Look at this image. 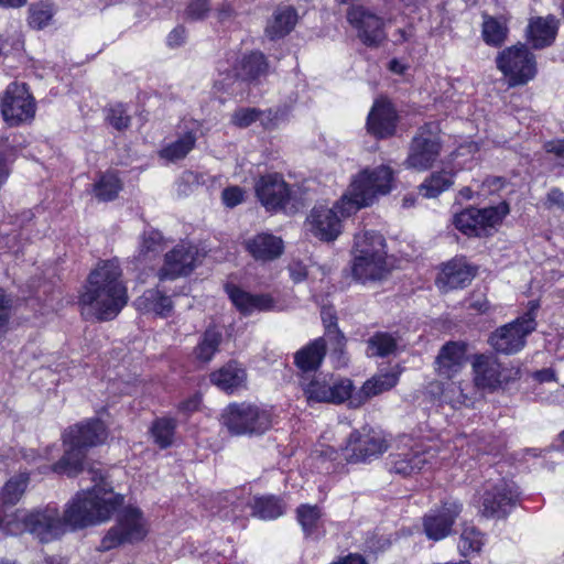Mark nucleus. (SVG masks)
<instances>
[{"instance_id":"f3484780","label":"nucleus","mask_w":564,"mask_h":564,"mask_svg":"<svg viewBox=\"0 0 564 564\" xmlns=\"http://www.w3.org/2000/svg\"><path fill=\"white\" fill-rule=\"evenodd\" d=\"M387 448L388 444L380 433L375 431L360 433L356 431L348 438L344 456L349 463H361L378 457Z\"/></svg>"},{"instance_id":"37998d69","label":"nucleus","mask_w":564,"mask_h":564,"mask_svg":"<svg viewBox=\"0 0 564 564\" xmlns=\"http://www.w3.org/2000/svg\"><path fill=\"white\" fill-rule=\"evenodd\" d=\"M122 184L117 174L112 172L100 175L94 185V194L99 200H112L121 191Z\"/></svg>"},{"instance_id":"dca6fc26","label":"nucleus","mask_w":564,"mask_h":564,"mask_svg":"<svg viewBox=\"0 0 564 564\" xmlns=\"http://www.w3.org/2000/svg\"><path fill=\"white\" fill-rule=\"evenodd\" d=\"M436 446L415 444L411 449L391 455V470L401 476H412L434 465Z\"/></svg>"},{"instance_id":"a18cd8bd","label":"nucleus","mask_w":564,"mask_h":564,"mask_svg":"<svg viewBox=\"0 0 564 564\" xmlns=\"http://www.w3.org/2000/svg\"><path fill=\"white\" fill-rule=\"evenodd\" d=\"M176 429V421L171 417H161L153 422L151 434L154 442L161 447L166 448L172 445Z\"/></svg>"},{"instance_id":"864d4df0","label":"nucleus","mask_w":564,"mask_h":564,"mask_svg":"<svg viewBox=\"0 0 564 564\" xmlns=\"http://www.w3.org/2000/svg\"><path fill=\"white\" fill-rule=\"evenodd\" d=\"M544 149L547 153H552L555 155L557 164L564 166V139L549 141L544 144Z\"/></svg>"},{"instance_id":"052dcab7","label":"nucleus","mask_w":564,"mask_h":564,"mask_svg":"<svg viewBox=\"0 0 564 564\" xmlns=\"http://www.w3.org/2000/svg\"><path fill=\"white\" fill-rule=\"evenodd\" d=\"M547 200L552 205H556L560 208L564 207V196L558 189H552L547 195Z\"/></svg>"},{"instance_id":"5fc2aeb1","label":"nucleus","mask_w":564,"mask_h":564,"mask_svg":"<svg viewBox=\"0 0 564 564\" xmlns=\"http://www.w3.org/2000/svg\"><path fill=\"white\" fill-rule=\"evenodd\" d=\"M186 37V31L183 26L173 29L167 36V44L171 47L180 46L184 43Z\"/></svg>"},{"instance_id":"6e6552de","label":"nucleus","mask_w":564,"mask_h":564,"mask_svg":"<svg viewBox=\"0 0 564 564\" xmlns=\"http://www.w3.org/2000/svg\"><path fill=\"white\" fill-rule=\"evenodd\" d=\"M148 531V522L141 510L126 507L119 513L117 523L102 538L99 549L109 551L122 544L140 542L147 536Z\"/></svg>"},{"instance_id":"6e6d98bb","label":"nucleus","mask_w":564,"mask_h":564,"mask_svg":"<svg viewBox=\"0 0 564 564\" xmlns=\"http://www.w3.org/2000/svg\"><path fill=\"white\" fill-rule=\"evenodd\" d=\"M10 301L7 299L3 290L0 289V330L9 321Z\"/></svg>"},{"instance_id":"ddd939ff","label":"nucleus","mask_w":564,"mask_h":564,"mask_svg":"<svg viewBox=\"0 0 564 564\" xmlns=\"http://www.w3.org/2000/svg\"><path fill=\"white\" fill-rule=\"evenodd\" d=\"M35 100L25 84L11 83L1 101V112L9 126H19L33 119Z\"/></svg>"},{"instance_id":"4468645a","label":"nucleus","mask_w":564,"mask_h":564,"mask_svg":"<svg viewBox=\"0 0 564 564\" xmlns=\"http://www.w3.org/2000/svg\"><path fill=\"white\" fill-rule=\"evenodd\" d=\"M346 17L365 45L378 47L387 40L383 19L369 9L362 6H352L348 9Z\"/></svg>"},{"instance_id":"2f4dec72","label":"nucleus","mask_w":564,"mask_h":564,"mask_svg":"<svg viewBox=\"0 0 564 564\" xmlns=\"http://www.w3.org/2000/svg\"><path fill=\"white\" fill-rule=\"evenodd\" d=\"M281 117L282 113L279 110L261 112L254 108H240L232 113L231 122L239 128H247L257 120H260L265 128L270 129L278 124Z\"/></svg>"},{"instance_id":"49530a36","label":"nucleus","mask_w":564,"mask_h":564,"mask_svg":"<svg viewBox=\"0 0 564 564\" xmlns=\"http://www.w3.org/2000/svg\"><path fill=\"white\" fill-rule=\"evenodd\" d=\"M484 545V534L474 525L465 524L458 547L464 556H468L471 553H478Z\"/></svg>"},{"instance_id":"39448f33","label":"nucleus","mask_w":564,"mask_h":564,"mask_svg":"<svg viewBox=\"0 0 564 564\" xmlns=\"http://www.w3.org/2000/svg\"><path fill=\"white\" fill-rule=\"evenodd\" d=\"M383 237L376 231L355 236L352 275L366 283L381 281L390 273Z\"/></svg>"},{"instance_id":"412c9836","label":"nucleus","mask_w":564,"mask_h":564,"mask_svg":"<svg viewBox=\"0 0 564 564\" xmlns=\"http://www.w3.org/2000/svg\"><path fill=\"white\" fill-rule=\"evenodd\" d=\"M440 151L441 144L436 134L425 135L424 131H421L412 141L405 164L419 171L427 170L438 158Z\"/></svg>"},{"instance_id":"cd10ccee","label":"nucleus","mask_w":564,"mask_h":564,"mask_svg":"<svg viewBox=\"0 0 564 564\" xmlns=\"http://www.w3.org/2000/svg\"><path fill=\"white\" fill-rule=\"evenodd\" d=\"M398 381L399 376L395 372H384L373 376L362 384L361 389L357 393L352 394V398L350 399V406H360L370 398L392 389Z\"/></svg>"},{"instance_id":"a878e982","label":"nucleus","mask_w":564,"mask_h":564,"mask_svg":"<svg viewBox=\"0 0 564 564\" xmlns=\"http://www.w3.org/2000/svg\"><path fill=\"white\" fill-rule=\"evenodd\" d=\"M227 293L232 304L245 315L254 312L271 311L275 303L268 294H250L237 286H227Z\"/></svg>"},{"instance_id":"8fccbe9b","label":"nucleus","mask_w":564,"mask_h":564,"mask_svg":"<svg viewBox=\"0 0 564 564\" xmlns=\"http://www.w3.org/2000/svg\"><path fill=\"white\" fill-rule=\"evenodd\" d=\"M210 11L209 0H192L186 10L185 14L191 20H202Z\"/></svg>"},{"instance_id":"6ab92c4d","label":"nucleus","mask_w":564,"mask_h":564,"mask_svg":"<svg viewBox=\"0 0 564 564\" xmlns=\"http://www.w3.org/2000/svg\"><path fill=\"white\" fill-rule=\"evenodd\" d=\"M474 383L478 389L496 390L508 381L499 360L492 355H476L471 362Z\"/></svg>"},{"instance_id":"4c0bfd02","label":"nucleus","mask_w":564,"mask_h":564,"mask_svg":"<svg viewBox=\"0 0 564 564\" xmlns=\"http://www.w3.org/2000/svg\"><path fill=\"white\" fill-rule=\"evenodd\" d=\"M165 248L161 232L156 230L144 231L138 251V260L145 262L158 257Z\"/></svg>"},{"instance_id":"2eb2a0df","label":"nucleus","mask_w":564,"mask_h":564,"mask_svg":"<svg viewBox=\"0 0 564 564\" xmlns=\"http://www.w3.org/2000/svg\"><path fill=\"white\" fill-rule=\"evenodd\" d=\"M462 511L463 505L459 501L448 500L426 512L422 525L427 539L441 541L451 535Z\"/></svg>"},{"instance_id":"473e14b6","label":"nucleus","mask_w":564,"mask_h":564,"mask_svg":"<svg viewBox=\"0 0 564 564\" xmlns=\"http://www.w3.org/2000/svg\"><path fill=\"white\" fill-rule=\"evenodd\" d=\"M321 316L325 327V335L322 338H326V340H328L333 354L340 358L344 354L346 339L337 327L336 313L332 306H323Z\"/></svg>"},{"instance_id":"e433bc0d","label":"nucleus","mask_w":564,"mask_h":564,"mask_svg":"<svg viewBox=\"0 0 564 564\" xmlns=\"http://www.w3.org/2000/svg\"><path fill=\"white\" fill-rule=\"evenodd\" d=\"M268 63L260 52H252L242 57L239 67L236 68V75L242 80H254L267 73Z\"/></svg>"},{"instance_id":"c756f323","label":"nucleus","mask_w":564,"mask_h":564,"mask_svg":"<svg viewBox=\"0 0 564 564\" xmlns=\"http://www.w3.org/2000/svg\"><path fill=\"white\" fill-rule=\"evenodd\" d=\"M329 346L326 338H317L295 352L294 362L303 372L315 371L322 364L326 348Z\"/></svg>"},{"instance_id":"0e129e2a","label":"nucleus","mask_w":564,"mask_h":564,"mask_svg":"<svg viewBox=\"0 0 564 564\" xmlns=\"http://www.w3.org/2000/svg\"><path fill=\"white\" fill-rule=\"evenodd\" d=\"M405 8L412 12L417 11L421 7L425 6L427 0H400Z\"/></svg>"},{"instance_id":"4d7b16f0","label":"nucleus","mask_w":564,"mask_h":564,"mask_svg":"<svg viewBox=\"0 0 564 564\" xmlns=\"http://www.w3.org/2000/svg\"><path fill=\"white\" fill-rule=\"evenodd\" d=\"M200 404V397L197 394H194L186 399L185 401L181 402L178 405V410L183 412H193L198 409Z\"/></svg>"},{"instance_id":"603ef678","label":"nucleus","mask_w":564,"mask_h":564,"mask_svg":"<svg viewBox=\"0 0 564 564\" xmlns=\"http://www.w3.org/2000/svg\"><path fill=\"white\" fill-rule=\"evenodd\" d=\"M221 198L227 207H235L243 200V191L238 186L225 188Z\"/></svg>"},{"instance_id":"9b49d317","label":"nucleus","mask_w":564,"mask_h":564,"mask_svg":"<svg viewBox=\"0 0 564 564\" xmlns=\"http://www.w3.org/2000/svg\"><path fill=\"white\" fill-rule=\"evenodd\" d=\"M352 382L347 378H337L333 375L315 376L307 383H303V391L308 402H325L339 404L352 398Z\"/></svg>"},{"instance_id":"f8f14e48","label":"nucleus","mask_w":564,"mask_h":564,"mask_svg":"<svg viewBox=\"0 0 564 564\" xmlns=\"http://www.w3.org/2000/svg\"><path fill=\"white\" fill-rule=\"evenodd\" d=\"M507 214L509 205L506 202L482 209L467 208L454 217V225L464 235L479 237L498 225Z\"/></svg>"},{"instance_id":"a19ab883","label":"nucleus","mask_w":564,"mask_h":564,"mask_svg":"<svg viewBox=\"0 0 564 564\" xmlns=\"http://www.w3.org/2000/svg\"><path fill=\"white\" fill-rule=\"evenodd\" d=\"M453 185V176L448 172L433 173L419 187L425 198H435Z\"/></svg>"},{"instance_id":"f257e3e1","label":"nucleus","mask_w":564,"mask_h":564,"mask_svg":"<svg viewBox=\"0 0 564 564\" xmlns=\"http://www.w3.org/2000/svg\"><path fill=\"white\" fill-rule=\"evenodd\" d=\"M89 473L91 480L96 482L95 486L77 492L66 503L63 516L56 506L47 505L44 508L18 513V521L44 543L58 539L68 529H83L108 521L123 505L124 497L116 494L98 470Z\"/></svg>"},{"instance_id":"9d476101","label":"nucleus","mask_w":564,"mask_h":564,"mask_svg":"<svg viewBox=\"0 0 564 564\" xmlns=\"http://www.w3.org/2000/svg\"><path fill=\"white\" fill-rule=\"evenodd\" d=\"M496 64L508 78L509 86L524 85L536 75L535 56L524 44L502 50L496 57Z\"/></svg>"},{"instance_id":"423d86ee","label":"nucleus","mask_w":564,"mask_h":564,"mask_svg":"<svg viewBox=\"0 0 564 564\" xmlns=\"http://www.w3.org/2000/svg\"><path fill=\"white\" fill-rule=\"evenodd\" d=\"M223 423L231 434H262L272 425L269 409L253 403H234L223 413Z\"/></svg>"},{"instance_id":"7ed1b4c3","label":"nucleus","mask_w":564,"mask_h":564,"mask_svg":"<svg viewBox=\"0 0 564 564\" xmlns=\"http://www.w3.org/2000/svg\"><path fill=\"white\" fill-rule=\"evenodd\" d=\"M117 260L99 263L89 274L79 305L85 315L99 321L115 318L128 301L127 288Z\"/></svg>"},{"instance_id":"1a4fd4ad","label":"nucleus","mask_w":564,"mask_h":564,"mask_svg":"<svg viewBox=\"0 0 564 564\" xmlns=\"http://www.w3.org/2000/svg\"><path fill=\"white\" fill-rule=\"evenodd\" d=\"M528 313L497 328L489 337V345L500 354L511 355L520 351L525 345V338L535 327V313L538 304L531 302Z\"/></svg>"},{"instance_id":"69168bd1","label":"nucleus","mask_w":564,"mask_h":564,"mask_svg":"<svg viewBox=\"0 0 564 564\" xmlns=\"http://www.w3.org/2000/svg\"><path fill=\"white\" fill-rule=\"evenodd\" d=\"M443 399L446 402H449V403H453V404L465 403L466 402V397L464 395L462 390L459 391L457 397H452V395L448 394L447 391H443Z\"/></svg>"},{"instance_id":"0eeeda50","label":"nucleus","mask_w":564,"mask_h":564,"mask_svg":"<svg viewBox=\"0 0 564 564\" xmlns=\"http://www.w3.org/2000/svg\"><path fill=\"white\" fill-rule=\"evenodd\" d=\"M478 495L479 513L494 519L506 518L519 499L517 485L505 478L487 480Z\"/></svg>"},{"instance_id":"58836bf2","label":"nucleus","mask_w":564,"mask_h":564,"mask_svg":"<svg viewBox=\"0 0 564 564\" xmlns=\"http://www.w3.org/2000/svg\"><path fill=\"white\" fill-rule=\"evenodd\" d=\"M196 137L193 132H186L184 135L169 143L160 151V156L170 162H176L184 159L194 148Z\"/></svg>"},{"instance_id":"3c124183","label":"nucleus","mask_w":564,"mask_h":564,"mask_svg":"<svg viewBox=\"0 0 564 564\" xmlns=\"http://www.w3.org/2000/svg\"><path fill=\"white\" fill-rule=\"evenodd\" d=\"M107 120L117 130L128 128L130 123V117L126 113L122 106H116L109 109Z\"/></svg>"},{"instance_id":"79ce46f5","label":"nucleus","mask_w":564,"mask_h":564,"mask_svg":"<svg viewBox=\"0 0 564 564\" xmlns=\"http://www.w3.org/2000/svg\"><path fill=\"white\" fill-rule=\"evenodd\" d=\"M297 521L305 535L316 534L322 525V513L317 506L302 505L296 510Z\"/></svg>"},{"instance_id":"09e8293b","label":"nucleus","mask_w":564,"mask_h":564,"mask_svg":"<svg viewBox=\"0 0 564 564\" xmlns=\"http://www.w3.org/2000/svg\"><path fill=\"white\" fill-rule=\"evenodd\" d=\"M53 17V10L48 4L40 3L30 8L29 24L34 29L45 28Z\"/></svg>"},{"instance_id":"13d9d810","label":"nucleus","mask_w":564,"mask_h":564,"mask_svg":"<svg viewBox=\"0 0 564 564\" xmlns=\"http://www.w3.org/2000/svg\"><path fill=\"white\" fill-rule=\"evenodd\" d=\"M235 14L231 4L225 2L216 9V15L219 22H226L230 20Z\"/></svg>"},{"instance_id":"f704fd0d","label":"nucleus","mask_w":564,"mask_h":564,"mask_svg":"<svg viewBox=\"0 0 564 564\" xmlns=\"http://www.w3.org/2000/svg\"><path fill=\"white\" fill-rule=\"evenodd\" d=\"M509 33L507 20L505 18H496L484 14L481 25V35L486 44L490 46H501Z\"/></svg>"},{"instance_id":"7c9ffc66","label":"nucleus","mask_w":564,"mask_h":564,"mask_svg":"<svg viewBox=\"0 0 564 564\" xmlns=\"http://www.w3.org/2000/svg\"><path fill=\"white\" fill-rule=\"evenodd\" d=\"M557 22L555 18H535L528 25V40L534 48L549 46L555 40Z\"/></svg>"},{"instance_id":"72a5a7b5","label":"nucleus","mask_w":564,"mask_h":564,"mask_svg":"<svg viewBox=\"0 0 564 564\" xmlns=\"http://www.w3.org/2000/svg\"><path fill=\"white\" fill-rule=\"evenodd\" d=\"M221 340L223 335L217 328H207L193 350L195 360L204 365L210 362L219 350Z\"/></svg>"},{"instance_id":"de8ad7c7","label":"nucleus","mask_w":564,"mask_h":564,"mask_svg":"<svg viewBox=\"0 0 564 564\" xmlns=\"http://www.w3.org/2000/svg\"><path fill=\"white\" fill-rule=\"evenodd\" d=\"M397 348L395 338L388 333H376L368 339L367 352L369 356L386 357Z\"/></svg>"},{"instance_id":"c9c22d12","label":"nucleus","mask_w":564,"mask_h":564,"mask_svg":"<svg viewBox=\"0 0 564 564\" xmlns=\"http://www.w3.org/2000/svg\"><path fill=\"white\" fill-rule=\"evenodd\" d=\"M135 304L138 308L153 312L162 317L169 316L173 308L171 299L158 290L147 291L137 300Z\"/></svg>"},{"instance_id":"f03ea898","label":"nucleus","mask_w":564,"mask_h":564,"mask_svg":"<svg viewBox=\"0 0 564 564\" xmlns=\"http://www.w3.org/2000/svg\"><path fill=\"white\" fill-rule=\"evenodd\" d=\"M393 182L394 173L387 165L360 171L334 207L318 205L312 208L306 218L307 230L321 241L336 240L343 230L341 218L350 217L389 194Z\"/></svg>"},{"instance_id":"5701e85b","label":"nucleus","mask_w":564,"mask_h":564,"mask_svg":"<svg viewBox=\"0 0 564 564\" xmlns=\"http://www.w3.org/2000/svg\"><path fill=\"white\" fill-rule=\"evenodd\" d=\"M398 115L392 104L384 99L375 101L367 119L368 131L377 138L394 134Z\"/></svg>"},{"instance_id":"ea45409f","label":"nucleus","mask_w":564,"mask_h":564,"mask_svg":"<svg viewBox=\"0 0 564 564\" xmlns=\"http://www.w3.org/2000/svg\"><path fill=\"white\" fill-rule=\"evenodd\" d=\"M251 508L252 514L263 520L276 519L284 511L283 503L274 496L254 497Z\"/></svg>"},{"instance_id":"393cba45","label":"nucleus","mask_w":564,"mask_h":564,"mask_svg":"<svg viewBox=\"0 0 564 564\" xmlns=\"http://www.w3.org/2000/svg\"><path fill=\"white\" fill-rule=\"evenodd\" d=\"M243 246L248 253L261 262L272 261L283 252V241L272 234H258L245 240Z\"/></svg>"},{"instance_id":"aec40b11","label":"nucleus","mask_w":564,"mask_h":564,"mask_svg":"<svg viewBox=\"0 0 564 564\" xmlns=\"http://www.w3.org/2000/svg\"><path fill=\"white\" fill-rule=\"evenodd\" d=\"M256 194L268 210L282 208L290 197V189L278 173L261 176L254 185Z\"/></svg>"},{"instance_id":"bb28decb","label":"nucleus","mask_w":564,"mask_h":564,"mask_svg":"<svg viewBox=\"0 0 564 564\" xmlns=\"http://www.w3.org/2000/svg\"><path fill=\"white\" fill-rule=\"evenodd\" d=\"M210 382L220 390L232 393L246 387L247 373L237 361H229L209 376Z\"/></svg>"},{"instance_id":"e2e57ef3","label":"nucleus","mask_w":564,"mask_h":564,"mask_svg":"<svg viewBox=\"0 0 564 564\" xmlns=\"http://www.w3.org/2000/svg\"><path fill=\"white\" fill-rule=\"evenodd\" d=\"M10 174L9 164L4 155L0 152V185L8 178Z\"/></svg>"},{"instance_id":"680f3d73","label":"nucleus","mask_w":564,"mask_h":564,"mask_svg":"<svg viewBox=\"0 0 564 564\" xmlns=\"http://www.w3.org/2000/svg\"><path fill=\"white\" fill-rule=\"evenodd\" d=\"M534 378L540 382L555 381L556 376L552 369H542L534 373Z\"/></svg>"},{"instance_id":"338daca9","label":"nucleus","mask_w":564,"mask_h":564,"mask_svg":"<svg viewBox=\"0 0 564 564\" xmlns=\"http://www.w3.org/2000/svg\"><path fill=\"white\" fill-rule=\"evenodd\" d=\"M389 69L395 74L401 75L405 72L406 66L398 59H392L389 63Z\"/></svg>"},{"instance_id":"774afa93","label":"nucleus","mask_w":564,"mask_h":564,"mask_svg":"<svg viewBox=\"0 0 564 564\" xmlns=\"http://www.w3.org/2000/svg\"><path fill=\"white\" fill-rule=\"evenodd\" d=\"M397 35H398V37H397L395 42L403 43L411 37L412 33H411V31H408L405 29H399L397 31Z\"/></svg>"},{"instance_id":"4be33fe9","label":"nucleus","mask_w":564,"mask_h":564,"mask_svg":"<svg viewBox=\"0 0 564 564\" xmlns=\"http://www.w3.org/2000/svg\"><path fill=\"white\" fill-rule=\"evenodd\" d=\"M466 345L462 341L444 344L435 359L437 376L443 379H454L466 365Z\"/></svg>"},{"instance_id":"b1692460","label":"nucleus","mask_w":564,"mask_h":564,"mask_svg":"<svg viewBox=\"0 0 564 564\" xmlns=\"http://www.w3.org/2000/svg\"><path fill=\"white\" fill-rule=\"evenodd\" d=\"M476 271L464 259L447 262L436 279V285L442 292L462 289L468 285Z\"/></svg>"},{"instance_id":"a211bd4d","label":"nucleus","mask_w":564,"mask_h":564,"mask_svg":"<svg viewBox=\"0 0 564 564\" xmlns=\"http://www.w3.org/2000/svg\"><path fill=\"white\" fill-rule=\"evenodd\" d=\"M198 249L189 243L178 245L165 254L164 264L159 272L161 280L176 279L189 274L198 261Z\"/></svg>"},{"instance_id":"c03bdc74","label":"nucleus","mask_w":564,"mask_h":564,"mask_svg":"<svg viewBox=\"0 0 564 564\" xmlns=\"http://www.w3.org/2000/svg\"><path fill=\"white\" fill-rule=\"evenodd\" d=\"M29 484V475L19 474L9 479L2 488L1 500L4 505H15L20 501L26 490Z\"/></svg>"},{"instance_id":"20e7f679","label":"nucleus","mask_w":564,"mask_h":564,"mask_svg":"<svg viewBox=\"0 0 564 564\" xmlns=\"http://www.w3.org/2000/svg\"><path fill=\"white\" fill-rule=\"evenodd\" d=\"M66 446L63 457L52 466L57 474L75 476L83 469L86 449L102 444L107 432L100 420H88L70 426L63 435Z\"/></svg>"},{"instance_id":"c85d7f7f","label":"nucleus","mask_w":564,"mask_h":564,"mask_svg":"<svg viewBox=\"0 0 564 564\" xmlns=\"http://www.w3.org/2000/svg\"><path fill=\"white\" fill-rule=\"evenodd\" d=\"M297 23V12L292 7L278 8L265 26V35L274 41L288 35Z\"/></svg>"},{"instance_id":"bf43d9fd","label":"nucleus","mask_w":564,"mask_h":564,"mask_svg":"<svg viewBox=\"0 0 564 564\" xmlns=\"http://www.w3.org/2000/svg\"><path fill=\"white\" fill-rule=\"evenodd\" d=\"M290 274L295 283L303 281L306 276V270L301 264H293L290 267Z\"/></svg>"}]
</instances>
